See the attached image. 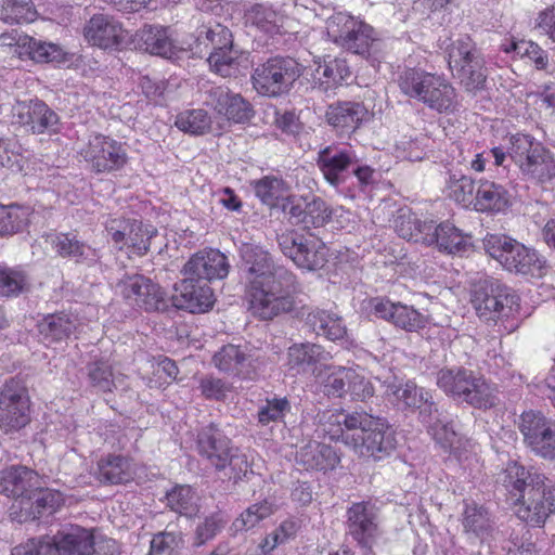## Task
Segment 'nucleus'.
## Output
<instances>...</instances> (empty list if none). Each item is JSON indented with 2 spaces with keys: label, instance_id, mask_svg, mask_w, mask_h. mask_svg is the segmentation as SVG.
Here are the masks:
<instances>
[{
  "label": "nucleus",
  "instance_id": "f257e3e1",
  "mask_svg": "<svg viewBox=\"0 0 555 555\" xmlns=\"http://www.w3.org/2000/svg\"><path fill=\"white\" fill-rule=\"evenodd\" d=\"M241 271L246 282L248 309L254 317L269 321L296 309L295 295L301 291L296 275L274 264L261 245H242Z\"/></svg>",
  "mask_w": 555,
  "mask_h": 555
},
{
  "label": "nucleus",
  "instance_id": "f03ea898",
  "mask_svg": "<svg viewBox=\"0 0 555 555\" xmlns=\"http://www.w3.org/2000/svg\"><path fill=\"white\" fill-rule=\"evenodd\" d=\"M472 305L479 319L486 322L501 323L503 331L512 333L519 327L512 321L520 310V297L512 287L493 278H482L472 284Z\"/></svg>",
  "mask_w": 555,
  "mask_h": 555
},
{
  "label": "nucleus",
  "instance_id": "7ed1b4c3",
  "mask_svg": "<svg viewBox=\"0 0 555 555\" xmlns=\"http://www.w3.org/2000/svg\"><path fill=\"white\" fill-rule=\"evenodd\" d=\"M199 456L215 470H229V478L235 482L251 473L247 454L215 423L201 428L196 438Z\"/></svg>",
  "mask_w": 555,
  "mask_h": 555
},
{
  "label": "nucleus",
  "instance_id": "20e7f679",
  "mask_svg": "<svg viewBox=\"0 0 555 555\" xmlns=\"http://www.w3.org/2000/svg\"><path fill=\"white\" fill-rule=\"evenodd\" d=\"M400 90L438 113H452L457 106L455 89L443 77L422 69H408L399 78Z\"/></svg>",
  "mask_w": 555,
  "mask_h": 555
},
{
  "label": "nucleus",
  "instance_id": "39448f33",
  "mask_svg": "<svg viewBox=\"0 0 555 555\" xmlns=\"http://www.w3.org/2000/svg\"><path fill=\"white\" fill-rule=\"evenodd\" d=\"M437 385L448 396L477 409L496 405L495 389L486 379L465 369H442L437 373Z\"/></svg>",
  "mask_w": 555,
  "mask_h": 555
},
{
  "label": "nucleus",
  "instance_id": "423d86ee",
  "mask_svg": "<svg viewBox=\"0 0 555 555\" xmlns=\"http://www.w3.org/2000/svg\"><path fill=\"white\" fill-rule=\"evenodd\" d=\"M396 447V434L388 422L364 412L352 443L353 451L377 462L390 456Z\"/></svg>",
  "mask_w": 555,
  "mask_h": 555
},
{
  "label": "nucleus",
  "instance_id": "0eeeda50",
  "mask_svg": "<svg viewBox=\"0 0 555 555\" xmlns=\"http://www.w3.org/2000/svg\"><path fill=\"white\" fill-rule=\"evenodd\" d=\"M508 154L521 172L530 179L543 183L555 178L553 156L530 135L512 137Z\"/></svg>",
  "mask_w": 555,
  "mask_h": 555
},
{
  "label": "nucleus",
  "instance_id": "6e6552de",
  "mask_svg": "<svg viewBox=\"0 0 555 555\" xmlns=\"http://www.w3.org/2000/svg\"><path fill=\"white\" fill-rule=\"evenodd\" d=\"M448 63L466 90L475 91L483 87V59L470 38L456 39L449 46Z\"/></svg>",
  "mask_w": 555,
  "mask_h": 555
},
{
  "label": "nucleus",
  "instance_id": "1a4fd4ad",
  "mask_svg": "<svg viewBox=\"0 0 555 555\" xmlns=\"http://www.w3.org/2000/svg\"><path fill=\"white\" fill-rule=\"evenodd\" d=\"M301 67L293 59L273 57L259 65L253 74V85L258 93L278 96L287 92L300 77Z\"/></svg>",
  "mask_w": 555,
  "mask_h": 555
},
{
  "label": "nucleus",
  "instance_id": "9d476101",
  "mask_svg": "<svg viewBox=\"0 0 555 555\" xmlns=\"http://www.w3.org/2000/svg\"><path fill=\"white\" fill-rule=\"evenodd\" d=\"M0 48L2 53L40 64L66 61V52L60 44L37 40L17 31L0 35Z\"/></svg>",
  "mask_w": 555,
  "mask_h": 555
},
{
  "label": "nucleus",
  "instance_id": "9b49d317",
  "mask_svg": "<svg viewBox=\"0 0 555 555\" xmlns=\"http://www.w3.org/2000/svg\"><path fill=\"white\" fill-rule=\"evenodd\" d=\"M30 422V400L24 383L16 378L5 382L0 390V429L11 434Z\"/></svg>",
  "mask_w": 555,
  "mask_h": 555
},
{
  "label": "nucleus",
  "instance_id": "f8f14e48",
  "mask_svg": "<svg viewBox=\"0 0 555 555\" xmlns=\"http://www.w3.org/2000/svg\"><path fill=\"white\" fill-rule=\"evenodd\" d=\"M518 428L525 444L544 460H555V421L529 410L520 415Z\"/></svg>",
  "mask_w": 555,
  "mask_h": 555
},
{
  "label": "nucleus",
  "instance_id": "ddd939ff",
  "mask_svg": "<svg viewBox=\"0 0 555 555\" xmlns=\"http://www.w3.org/2000/svg\"><path fill=\"white\" fill-rule=\"evenodd\" d=\"M485 251L509 272L541 278L545 260L527 245H482Z\"/></svg>",
  "mask_w": 555,
  "mask_h": 555
},
{
  "label": "nucleus",
  "instance_id": "4468645a",
  "mask_svg": "<svg viewBox=\"0 0 555 555\" xmlns=\"http://www.w3.org/2000/svg\"><path fill=\"white\" fill-rule=\"evenodd\" d=\"M115 292L128 305L145 311H159L167 307L165 292L162 287L141 274L121 279L116 284Z\"/></svg>",
  "mask_w": 555,
  "mask_h": 555
},
{
  "label": "nucleus",
  "instance_id": "2eb2a0df",
  "mask_svg": "<svg viewBox=\"0 0 555 555\" xmlns=\"http://www.w3.org/2000/svg\"><path fill=\"white\" fill-rule=\"evenodd\" d=\"M363 413L364 411L348 413L338 409L319 411L314 416L315 433L319 438L341 441L352 448Z\"/></svg>",
  "mask_w": 555,
  "mask_h": 555
},
{
  "label": "nucleus",
  "instance_id": "dca6fc26",
  "mask_svg": "<svg viewBox=\"0 0 555 555\" xmlns=\"http://www.w3.org/2000/svg\"><path fill=\"white\" fill-rule=\"evenodd\" d=\"M545 478L546 476L537 467H526L518 462H509L499 475V482L515 500L518 507L524 499L532 504L533 496L539 494L537 491Z\"/></svg>",
  "mask_w": 555,
  "mask_h": 555
},
{
  "label": "nucleus",
  "instance_id": "f3484780",
  "mask_svg": "<svg viewBox=\"0 0 555 555\" xmlns=\"http://www.w3.org/2000/svg\"><path fill=\"white\" fill-rule=\"evenodd\" d=\"M80 155L96 172L117 170L127 163V154L121 144L101 134L92 137L80 150Z\"/></svg>",
  "mask_w": 555,
  "mask_h": 555
},
{
  "label": "nucleus",
  "instance_id": "a211bd4d",
  "mask_svg": "<svg viewBox=\"0 0 555 555\" xmlns=\"http://www.w3.org/2000/svg\"><path fill=\"white\" fill-rule=\"evenodd\" d=\"M378 509L371 502L353 503L347 509L349 534L366 551L378 533Z\"/></svg>",
  "mask_w": 555,
  "mask_h": 555
},
{
  "label": "nucleus",
  "instance_id": "6ab92c4d",
  "mask_svg": "<svg viewBox=\"0 0 555 555\" xmlns=\"http://www.w3.org/2000/svg\"><path fill=\"white\" fill-rule=\"evenodd\" d=\"M175 291L173 306L192 313L206 312L215 302L214 293L208 283L190 275L176 284Z\"/></svg>",
  "mask_w": 555,
  "mask_h": 555
},
{
  "label": "nucleus",
  "instance_id": "aec40b11",
  "mask_svg": "<svg viewBox=\"0 0 555 555\" xmlns=\"http://www.w3.org/2000/svg\"><path fill=\"white\" fill-rule=\"evenodd\" d=\"M13 117L33 133L56 132L60 125L57 114L41 101L17 102L12 108Z\"/></svg>",
  "mask_w": 555,
  "mask_h": 555
},
{
  "label": "nucleus",
  "instance_id": "412c9836",
  "mask_svg": "<svg viewBox=\"0 0 555 555\" xmlns=\"http://www.w3.org/2000/svg\"><path fill=\"white\" fill-rule=\"evenodd\" d=\"M369 307L377 318L391 322L395 326L408 332H415L426 325V318L421 312L401 302L376 297L370 299Z\"/></svg>",
  "mask_w": 555,
  "mask_h": 555
},
{
  "label": "nucleus",
  "instance_id": "4be33fe9",
  "mask_svg": "<svg viewBox=\"0 0 555 555\" xmlns=\"http://www.w3.org/2000/svg\"><path fill=\"white\" fill-rule=\"evenodd\" d=\"M42 478L26 466H10L0 472V494L18 501L41 489Z\"/></svg>",
  "mask_w": 555,
  "mask_h": 555
},
{
  "label": "nucleus",
  "instance_id": "5701e85b",
  "mask_svg": "<svg viewBox=\"0 0 555 555\" xmlns=\"http://www.w3.org/2000/svg\"><path fill=\"white\" fill-rule=\"evenodd\" d=\"M208 104L219 116L236 124L245 122L253 116L250 104L228 87L211 88L208 91Z\"/></svg>",
  "mask_w": 555,
  "mask_h": 555
},
{
  "label": "nucleus",
  "instance_id": "b1692460",
  "mask_svg": "<svg viewBox=\"0 0 555 555\" xmlns=\"http://www.w3.org/2000/svg\"><path fill=\"white\" fill-rule=\"evenodd\" d=\"M434 439L446 450L452 451L457 439L454 415L438 404H426L420 412Z\"/></svg>",
  "mask_w": 555,
  "mask_h": 555
},
{
  "label": "nucleus",
  "instance_id": "393cba45",
  "mask_svg": "<svg viewBox=\"0 0 555 555\" xmlns=\"http://www.w3.org/2000/svg\"><path fill=\"white\" fill-rule=\"evenodd\" d=\"M60 493L41 489L23 501H17L10 508V516L17 522H26L40 518L47 511L53 513L61 504Z\"/></svg>",
  "mask_w": 555,
  "mask_h": 555
},
{
  "label": "nucleus",
  "instance_id": "a878e982",
  "mask_svg": "<svg viewBox=\"0 0 555 555\" xmlns=\"http://www.w3.org/2000/svg\"><path fill=\"white\" fill-rule=\"evenodd\" d=\"M537 492L539 494L533 496L532 504L526 499L522 500L516 508V515L531 526L541 527L546 518L555 513V485L546 477Z\"/></svg>",
  "mask_w": 555,
  "mask_h": 555
},
{
  "label": "nucleus",
  "instance_id": "bb28decb",
  "mask_svg": "<svg viewBox=\"0 0 555 555\" xmlns=\"http://www.w3.org/2000/svg\"><path fill=\"white\" fill-rule=\"evenodd\" d=\"M229 263L224 254L210 248L197 253L184 266V274L203 282L222 280L229 273Z\"/></svg>",
  "mask_w": 555,
  "mask_h": 555
},
{
  "label": "nucleus",
  "instance_id": "cd10ccee",
  "mask_svg": "<svg viewBox=\"0 0 555 555\" xmlns=\"http://www.w3.org/2000/svg\"><path fill=\"white\" fill-rule=\"evenodd\" d=\"M83 35L90 44L102 49L117 47L124 40L121 25L105 14L93 15L86 24Z\"/></svg>",
  "mask_w": 555,
  "mask_h": 555
},
{
  "label": "nucleus",
  "instance_id": "c85d7f7f",
  "mask_svg": "<svg viewBox=\"0 0 555 555\" xmlns=\"http://www.w3.org/2000/svg\"><path fill=\"white\" fill-rule=\"evenodd\" d=\"M358 162L356 154L349 149L328 145L318 153L317 165L331 185H338L341 173Z\"/></svg>",
  "mask_w": 555,
  "mask_h": 555
},
{
  "label": "nucleus",
  "instance_id": "c756f323",
  "mask_svg": "<svg viewBox=\"0 0 555 555\" xmlns=\"http://www.w3.org/2000/svg\"><path fill=\"white\" fill-rule=\"evenodd\" d=\"M79 320L67 312H56L44 315L37 323L40 339L46 345L68 339L77 330Z\"/></svg>",
  "mask_w": 555,
  "mask_h": 555
},
{
  "label": "nucleus",
  "instance_id": "7c9ffc66",
  "mask_svg": "<svg viewBox=\"0 0 555 555\" xmlns=\"http://www.w3.org/2000/svg\"><path fill=\"white\" fill-rule=\"evenodd\" d=\"M59 555H93V530L75 525L57 531Z\"/></svg>",
  "mask_w": 555,
  "mask_h": 555
},
{
  "label": "nucleus",
  "instance_id": "2f4dec72",
  "mask_svg": "<svg viewBox=\"0 0 555 555\" xmlns=\"http://www.w3.org/2000/svg\"><path fill=\"white\" fill-rule=\"evenodd\" d=\"M305 325L318 336L332 341L340 340L347 335L343 318L325 309H311L305 318Z\"/></svg>",
  "mask_w": 555,
  "mask_h": 555
},
{
  "label": "nucleus",
  "instance_id": "473e14b6",
  "mask_svg": "<svg viewBox=\"0 0 555 555\" xmlns=\"http://www.w3.org/2000/svg\"><path fill=\"white\" fill-rule=\"evenodd\" d=\"M509 193L501 184L481 179L477 182L473 207L480 212H500L509 206Z\"/></svg>",
  "mask_w": 555,
  "mask_h": 555
},
{
  "label": "nucleus",
  "instance_id": "72a5a7b5",
  "mask_svg": "<svg viewBox=\"0 0 555 555\" xmlns=\"http://www.w3.org/2000/svg\"><path fill=\"white\" fill-rule=\"evenodd\" d=\"M133 41L135 48L151 54L168 59L176 54L173 42L163 27L146 25L135 33Z\"/></svg>",
  "mask_w": 555,
  "mask_h": 555
},
{
  "label": "nucleus",
  "instance_id": "f704fd0d",
  "mask_svg": "<svg viewBox=\"0 0 555 555\" xmlns=\"http://www.w3.org/2000/svg\"><path fill=\"white\" fill-rule=\"evenodd\" d=\"M296 460L306 469L315 470L334 469L340 462L339 455L331 446L317 441L302 447L298 451Z\"/></svg>",
  "mask_w": 555,
  "mask_h": 555
},
{
  "label": "nucleus",
  "instance_id": "c9c22d12",
  "mask_svg": "<svg viewBox=\"0 0 555 555\" xmlns=\"http://www.w3.org/2000/svg\"><path fill=\"white\" fill-rule=\"evenodd\" d=\"M369 115L367 109L360 103L345 102L330 105L326 120L340 131H354Z\"/></svg>",
  "mask_w": 555,
  "mask_h": 555
},
{
  "label": "nucleus",
  "instance_id": "e433bc0d",
  "mask_svg": "<svg viewBox=\"0 0 555 555\" xmlns=\"http://www.w3.org/2000/svg\"><path fill=\"white\" fill-rule=\"evenodd\" d=\"M282 253L296 266L309 271L319 270L327 262L326 245H281Z\"/></svg>",
  "mask_w": 555,
  "mask_h": 555
},
{
  "label": "nucleus",
  "instance_id": "4c0bfd02",
  "mask_svg": "<svg viewBox=\"0 0 555 555\" xmlns=\"http://www.w3.org/2000/svg\"><path fill=\"white\" fill-rule=\"evenodd\" d=\"M353 25V29L350 30V35L341 48L353 54L367 57L377 50L379 44L378 34L371 25L359 18Z\"/></svg>",
  "mask_w": 555,
  "mask_h": 555
},
{
  "label": "nucleus",
  "instance_id": "58836bf2",
  "mask_svg": "<svg viewBox=\"0 0 555 555\" xmlns=\"http://www.w3.org/2000/svg\"><path fill=\"white\" fill-rule=\"evenodd\" d=\"M211 70L221 77H236L242 68H247L246 54L236 46L220 51H211L207 59Z\"/></svg>",
  "mask_w": 555,
  "mask_h": 555
},
{
  "label": "nucleus",
  "instance_id": "ea45409f",
  "mask_svg": "<svg viewBox=\"0 0 555 555\" xmlns=\"http://www.w3.org/2000/svg\"><path fill=\"white\" fill-rule=\"evenodd\" d=\"M351 76L347 62L341 59H333L318 63L312 73L314 87L321 91H328Z\"/></svg>",
  "mask_w": 555,
  "mask_h": 555
},
{
  "label": "nucleus",
  "instance_id": "a19ab883",
  "mask_svg": "<svg viewBox=\"0 0 555 555\" xmlns=\"http://www.w3.org/2000/svg\"><path fill=\"white\" fill-rule=\"evenodd\" d=\"M212 363L220 372L241 376L250 363V356L242 346L228 344L214 354Z\"/></svg>",
  "mask_w": 555,
  "mask_h": 555
},
{
  "label": "nucleus",
  "instance_id": "79ce46f5",
  "mask_svg": "<svg viewBox=\"0 0 555 555\" xmlns=\"http://www.w3.org/2000/svg\"><path fill=\"white\" fill-rule=\"evenodd\" d=\"M247 25L254 26L262 33L279 34L284 27V15L275 11L271 5L256 3L245 12Z\"/></svg>",
  "mask_w": 555,
  "mask_h": 555
},
{
  "label": "nucleus",
  "instance_id": "37998d69",
  "mask_svg": "<svg viewBox=\"0 0 555 555\" xmlns=\"http://www.w3.org/2000/svg\"><path fill=\"white\" fill-rule=\"evenodd\" d=\"M98 479L103 483L118 485L133 477L129 459L121 455H108L98 463Z\"/></svg>",
  "mask_w": 555,
  "mask_h": 555
},
{
  "label": "nucleus",
  "instance_id": "c03bdc74",
  "mask_svg": "<svg viewBox=\"0 0 555 555\" xmlns=\"http://www.w3.org/2000/svg\"><path fill=\"white\" fill-rule=\"evenodd\" d=\"M291 369L306 371L318 363L327 361L331 356L321 345L312 343L294 344L287 352Z\"/></svg>",
  "mask_w": 555,
  "mask_h": 555
},
{
  "label": "nucleus",
  "instance_id": "a18cd8bd",
  "mask_svg": "<svg viewBox=\"0 0 555 555\" xmlns=\"http://www.w3.org/2000/svg\"><path fill=\"white\" fill-rule=\"evenodd\" d=\"M386 392L390 400L401 408L420 409L421 412L426 404H436L426 390L410 382L390 385Z\"/></svg>",
  "mask_w": 555,
  "mask_h": 555
},
{
  "label": "nucleus",
  "instance_id": "49530a36",
  "mask_svg": "<svg viewBox=\"0 0 555 555\" xmlns=\"http://www.w3.org/2000/svg\"><path fill=\"white\" fill-rule=\"evenodd\" d=\"M106 230L113 241L119 242L127 240L131 243L149 242L156 233L154 228L151 230L143 229L140 221L126 219L111 220L106 225Z\"/></svg>",
  "mask_w": 555,
  "mask_h": 555
},
{
  "label": "nucleus",
  "instance_id": "de8ad7c7",
  "mask_svg": "<svg viewBox=\"0 0 555 555\" xmlns=\"http://www.w3.org/2000/svg\"><path fill=\"white\" fill-rule=\"evenodd\" d=\"M256 196L268 206H278L291 199V186L276 177L267 176L251 183Z\"/></svg>",
  "mask_w": 555,
  "mask_h": 555
},
{
  "label": "nucleus",
  "instance_id": "09e8293b",
  "mask_svg": "<svg viewBox=\"0 0 555 555\" xmlns=\"http://www.w3.org/2000/svg\"><path fill=\"white\" fill-rule=\"evenodd\" d=\"M418 232L426 235L423 243H463L469 237L450 222H442L439 225H435L433 221L424 222L418 225Z\"/></svg>",
  "mask_w": 555,
  "mask_h": 555
},
{
  "label": "nucleus",
  "instance_id": "8fccbe9b",
  "mask_svg": "<svg viewBox=\"0 0 555 555\" xmlns=\"http://www.w3.org/2000/svg\"><path fill=\"white\" fill-rule=\"evenodd\" d=\"M462 524L465 532L472 533L481 540L487 538L492 530V524L488 512L483 507L477 505H466L463 513Z\"/></svg>",
  "mask_w": 555,
  "mask_h": 555
},
{
  "label": "nucleus",
  "instance_id": "3c124183",
  "mask_svg": "<svg viewBox=\"0 0 555 555\" xmlns=\"http://www.w3.org/2000/svg\"><path fill=\"white\" fill-rule=\"evenodd\" d=\"M167 505L171 511L192 516L197 511L196 495L190 486H176L166 494Z\"/></svg>",
  "mask_w": 555,
  "mask_h": 555
},
{
  "label": "nucleus",
  "instance_id": "603ef678",
  "mask_svg": "<svg viewBox=\"0 0 555 555\" xmlns=\"http://www.w3.org/2000/svg\"><path fill=\"white\" fill-rule=\"evenodd\" d=\"M175 124L183 132L201 135L210 130L211 118L204 109H191L180 113Z\"/></svg>",
  "mask_w": 555,
  "mask_h": 555
},
{
  "label": "nucleus",
  "instance_id": "864d4df0",
  "mask_svg": "<svg viewBox=\"0 0 555 555\" xmlns=\"http://www.w3.org/2000/svg\"><path fill=\"white\" fill-rule=\"evenodd\" d=\"M198 40L211 51H220L234 46L233 36L230 29L219 23L204 26L198 34Z\"/></svg>",
  "mask_w": 555,
  "mask_h": 555
},
{
  "label": "nucleus",
  "instance_id": "5fc2aeb1",
  "mask_svg": "<svg viewBox=\"0 0 555 555\" xmlns=\"http://www.w3.org/2000/svg\"><path fill=\"white\" fill-rule=\"evenodd\" d=\"M357 18L344 13L337 12L331 15L325 21V31L327 37L338 47L341 48L343 43L353 29Z\"/></svg>",
  "mask_w": 555,
  "mask_h": 555
},
{
  "label": "nucleus",
  "instance_id": "6e6d98bb",
  "mask_svg": "<svg viewBox=\"0 0 555 555\" xmlns=\"http://www.w3.org/2000/svg\"><path fill=\"white\" fill-rule=\"evenodd\" d=\"M28 210L18 205H0V236L20 232L26 224Z\"/></svg>",
  "mask_w": 555,
  "mask_h": 555
},
{
  "label": "nucleus",
  "instance_id": "4d7b16f0",
  "mask_svg": "<svg viewBox=\"0 0 555 555\" xmlns=\"http://www.w3.org/2000/svg\"><path fill=\"white\" fill-rule=\"evenodd\" d=\"M2 18L10 24L29 23L36 18V10L29 0H4Z\"/></svg>",
  "mask_w": 555,
  "mask_h": 555
},
{
  "label": "nucleus",
  "instance_id": "13d9d810",
  "mask_svg": "<svg viewBox=\"0 0 555 555\" xmlns=\"http://www.w3.org/2000/svg\"><path fill=\"white\" fill-rule=\"evenodd\" d=\"M272 513V507L268 502L256 503L243 512L240 517L233 521L235 531H246L254 528L260 520Z\"/></svg>",
  "mask_w": 555,
  "mask_h": 555
},
{
  "label": "nucleus",
  "instance_id": "bf43d9fd",
  "mask_svg": "<svg viewBox=\"0 0 555 555\" xmlns=\"http://www.w3.org/2000/svg\"><path fill=\"white\" fill-rule=\"evenodd\" d=\"M183 544L179 532H159L151 541L149 555H175Z\"/></svg>",
  "mask_w": 555,
  "mask_h": 555
},
{
  "label": "nucleus",
  "instance_id": "052dcab7",
  "mask_svg": "<svg viewBox=\"0 0 555 555\" xmlns=\"http://www.w3.org/2000/svg\"><path fill=\"white\" fill-rule=\"evenodd\" d=\"M450 196L464 206L473 205L475 201L476 189L475 182L470 177L461 176L456 178L452 176L449 183Z\"/></svg>",
  "mask_w": 555,
  "mask_h": 555
},
{
  "label": "nucleus",
  "instance_id": "680f3d73",
  "mask_svg": "<svg viewBox=\"0 0 555 555\" xmlns=\"http://www.w3.org/2000/svg\"><path fill=\"white\" fill-rule=\"evenodd\" d=\"M289 410L291 404L286 398L267 399L258 410V422L263 426L271 422H280Z\"/></svg>",
  "mask_w": 555,
  "mask_h": 555
},
{
  "label": "nucleus",
  "instance_id": "e2e57ef3",
  "mask_svg": "<svg viewBox=\"0 0 555 555\" xmlns=\"http://www.w3.org/2000/svg\"><path fill=\"white\" fill-rule=\"evenodd\" d=\"M88 377L91 385L100 391H112L114 386L111 366L105 361H94L88 364Z\"/></svg>",
  "mask_w": 555,
  "mask_h": 555
},
{
  "label": "nucleus",
  "instance_id": "0e129e2a",
  "mask_svg": "<svg viewBox=\"0 0 555 555\" xmlns=\"http://www.w3.org/2000/svg\"><path fill=\"white\" fill-rule=\"evenodd\" d=\"M351 369L339 366L331 373L324 384L325 392L328 396L341 398L348 391Z\"/></svg>",
  "mask_w": 555,
  "mask_h": 555
},
{
  "label": "nucleus",
  "instance_id": "69168bd1",
  "mask_svg": "<svg viewBox=\"0 0 555 555\" xmlns=\"http://www.w3.org/2000/svg\"><path fill=\"white\" fill-rule=\"evenodd\" d=\"M225 520L220 514H212L205 518L204 522L198 525L195 532V546H202L207 541L211 540L218 532L221 531Z\"/></svg>",
  "mask_w": 555,
  "mask_h": 555
},
{
  "label": "nucleus",
  "instance_id": "338daca9",
  "mask_svg": "<svg viewBox=\"0 0 555 555\" xmlns=\"http://www.w3.org/2000/svg\"><path fill=\"white\" fill-rule=\"evenodd\" d=\"M512 50L520 56H527L538 69H544L548 64L546 53L532 41L513 42Z\"/></svg>",
  "mask_w": 555,
  "mask_h": 555
},
{
  "label": "nucleus",
  "instance_id": "774afa93",
  "mask_svg": "<svg viewBox=\"0 0 555 555\" xmlns=\"http://www.w3.org/2000/svg\"><path fill=\"white\" fill-rule=\"evenodd\" d=\"M348 391L352 400L366 401L374 395V387L372 383L363 375L359 374L356 370L351 369Z\"/></svg>",
  "mask_w": 555,
  "mask_h": 555
}]
</instances>
